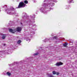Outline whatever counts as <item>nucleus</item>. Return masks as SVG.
<instances>
[{
    "instance_id": "f257e3e1",
    "label": "nucleus",
    "mask_w": 77,
    "mask_h": 77,
    "mask_svg": "<svg viewBox=\"0 0 77 77\" xmlns=\"http://www.w3.org/2000/svg\"><path fill=\"white\" fill-rule=\"evenodd\" d=\"M48 1V3H43L42 5V7L40 8L39 10L42 13L47 14V11H50L51 10H53V8L51 7L54 6V4L53 2L56 3L57 1L56 0H45L44 2Z\"/></svg>"
},
{
    "instance_id": "f03ea898",
    "label": "nucleus",
    "mask_w": 77,
    "mask_h": 77,
    "mask_svg": "<svg viewBox=\"0 0 77 77\" xmlns=\"http://www.w3.org/2000/svg\"><path fill=\"white\" fill-rule=\"evenodd\" d=\"M22 17L23 20L28 19L26 20L27 24L29 25V28H30V31L31 32V35H33L35 34V32L34 31L31 32V31H32L33 30V29H32V27H33L36 26L35 24H33V23H35V19H33V18H35V14H34L33 16L32 15H30L29 17H28V16H27V14L23 13V14Z\"/></svg>"
},
{
    "instance_id": "7ed1b4c3",
    "label": "nucleus",
    "mask_w": 77,
    "mask_h": 77,
    "mask_svg": "<svg viewBox=\"0 0 77 77\" xmlns=\"http://www.w3.org/2000/svg\"><path fill=\"white\" fill-rule=\"evenodd\" d=\"M3 8H5V10L7 12V14L8 15H15L16 16H18V14L15 9L12 7H8L7 5H5L2 7Z\"/></svg>"
},
{
    "instance_id": "20e7f679",
    "label": "nucleus",
    "mask_w": 77,
    "mask_h": 77,
    "mask_svg": "<svg viewBox=\"0 0 77 77\" xmlns=\"http://www.w3.org/2000/svg\"><path fill=\"white\" fill-rule=\"evenodd\" d=\"M26 5L24 4L23 2H20L17 8H24V7L26 6Z\"/></svg>"
},
{
    "instance_id": "39448f33",
    "label": "nucleus",
    "mask_w": 77,
    "mask_h": 77,
    "mask_svg": "<svg viewBox=\"0 0 77 77\" xmlns=\"http://www.w3.org/2000/svg\"><path fill=\"white\" fill-rule=\"evenodd\" d=\"M57 38V36H54V37H52V38H50L49 39L46 38L45 40H43V42H47V41H48L49 40H51V39H56Z\"/></svg>"
},
{
    "instance_id": "423d86ee",
    "label": "nucleus",
    "mask_w": 77,
    "mask_h": 77,
    "mask_svg": "<svg viewBox=\"0 0 77 77\" xmlns=\"http://www.w3.org/2000/svg\"><path fill=\"white\" fill-rule=\"evenodd\" d=\"M9 32H11V33H15V32H16V29H15L13 30L12 29H10V28H9Z\"/></svg>"
},
{
    "instance_id": "0eeeda50",
    "label": "nucleus",
    "mask_w": 77,
    "mask_h": 77,
    "mask_svg": "<svg viewBox=\"0 0 77 77\" xmlns=\"http://www.w3.org/2000/svg\"><path fill=\"white\" fill-rule=\"evenodd\" d=\"M63 65V63L61 62L57 63L56 64V66H60V65Z\"/></svg>"
},
{
    "instance_id": "6e6552de",
    "label": "nucleus",
    "mask_w": 77,
    "mask_h": 77,
    "mask_svg": "<svg viewBox=\"0 0 77 77\" xmlns=\"http://www.w3.org/2000/svg\"><path fill=\"white\" fill-rule=\"evenodd\" d=\"M21 27H18L17 28L16 30L17 32H20L21 31Z\"/></svg>"
},
{
    "instance_id": "1a4fd4ad",
    "label": "nucleus",
    "mask_w": 77,
    "mask_h": 77,
    "mask_svg": "<svg viewBox=\"0 0 77 77\" xmlns=\"http://www.w3.org/2000/svg\"><path fill=\"white\" fill-rule=\"evenodd\" d=\"M17 63H17V62H15L13 64H9V66H13L14 65V64H17Z\"/></svg>"
},
{
    "instance_id": "9d476101",
    "label": "nucleus",
    "mask_w": 77,
    "mask_h": 77,
    "mask_svg": "<svg viewBox=\"0 0 77 77\" xmlns=\"http://www.w3.org/2000/svg\"><path fill=\"white\" fill-rule=\"evenodd\" d=\"M49 77H54V76L51 73L49 74L48 75Z\"/></svg>"
},
{
    "instance_id": "9b49d317",
    "label": "nucleus",
    "mask_w": 77,
    "mask_h": 77,
    "mask_svg": "<svg viewBox=\"0 0 77 77\" xmlns=\"http://www.w3.org/2000/svg\"><path fill=\"white\" fill-rule=\"evenodd\" d=\"M6 74L8 75V76H10L11 75V73L9 72H7Z\"/></svg>"
},
{
    "instance_id": "f8f14e48",
    "label": "nucleus",
    "mask_w": 77,
    "mask_h": 77,
    "mask_svg": "<svg viewBox=\"0 0 77 77\" xmlns=\"http://www.w3.org/2000/svg\"><path fill=\"white\" fill-rule=\"evenodd\" d=\"M26 40L27 41H29V42H30V39H29V37L26 38Z\"/></svg>"
},
{
    "instance_id": "ddd939ff",
    "label": "nucleus",
    "mask_w": 77,
    "mask_h": 77,
    "mask_svg": "<svg viewBox=\"0 0 77 77\" xmlns=\"http://www.w3.org/2000/svg\"><path fill=\"white\" fill-rule=\"evenodd\" d=\"M63 47H66L67 45V43H64L63 44Z\"/></svg>"
},
{
    "instance_id": "4468645a",
    "label": "nucleus",
    "mask_w": 77,
    "mask_h": 77,
    "mask_svg": "<svg viewBox=\"0 0 77 77\" xmlns=\"http://www.w3.org/2000/svg\"><path fill=\"white\" fill-rule=\"evenodd\" d=\"M21 42V41L20 40H18L17 42V43L18 44H20Z\"/></svg>"
},
{
    "instance_id": "2eb2a0df",
    "label": "nucleus",
    "mask_w": 77,
    "mask_h": 77,
    "mask_svg": "<svg viewBox=\"0 0 77 77\" xmlns=\"http://www.w3.org/2000/svg\"><path fill=\"white\" fill-rule=\"evenodd\" d=\"M24 3L26 4H27L28 3V1L27 0L24 1Z\"/></svg>"
},
{
    "instance_id": "dca6fc26",
    "label": "nucleus",
    "mask_w": 77,
    "mask_h": 77,
    "mask_svg": "<svg viewBox=\"0 0 77 77\" xmlns=\"http://www.w3.org/2000/svg\"><path fill=\"white\" fill-rule=\"evenodd\" d=\"M39 53H35V54H34L33 55L34 56H36L38 55Z\"/></svg>"
},
{
    "instance_id": "f3484780",
    "label": "nucleus",
    "mask_w": 77,
    "mask_h": 77,
    "mask_svg": "<svg viewBox=\"0 0 77 77\" xmlns=\"http://www.w3.org/2000/svg\"><path fill=\"white\" fill-rule=\"evenodd\" d=\"M52 74H56V72H55V71H53L52 72Z\"/></svg>"
},
{
    "instance_id": "a211bd4d",
    "label": "nucleus",
    "mask_w": 77,
    "mask_h": 77,
    "mask_svg": "<svg viewBox=\"0 0 77 77\" xmlns=\"http://www.w3.org/2000/svg\"><path fill=\"white\" fill-rule=\"evenodd\" d=\"M2 39H5V37L3 36L2 37Z\"/></svg>"
},
{
    "instance_id": "6ab92c4d",
    "label": "nucleus",
    "mask_w": 77,
    "mask_h": 77,
    "mask_svg": "<svg viewBox=\"0 0 77 77\" xmlns=\"http://www.w3.org/2000/svg\"><path fill=\"white\" fill-rule=\"evenodd\" d=\"M56 75H59V73L58 72H57V73H56Z\"/></svg>"
},
{
    "instance_id": "aec40b11",
    "label": "nucleus",
    "mask_w": 77,
    "mask_h": 77,
    "mask_svg": "<svg viewBox=\"0 0 77 77\" xmlns=\"http://www.w3.org/2000/svg\"><path fill=\"white\" fill-rule=\"evenodd\" d=\"M2 45H4V46H6V44H2Z\"/></svg>"
},
{
    "instance_id": "412c9836",
    "label": "nucleus",
    "mask_w": 77,
    "mask_h": 77,
    "mask_svg": "<svg viewBox=\"0 0 77 77\" xmlns=\"http://www.w3.org/2000/svg\"><path fill=\"white\" fill-rule=\"evenodd\" d=\"M5 51H1V52H2V53H3V52H5Z\"/></svg>"
},
{
    "instance_id": "4be33fe9",
    "label": "nucleus",
    "mask_w": 77,
    "mask_h": 77,
    "mask_svg": "<svg viewBox=\"0 0 77 77\" xmlns=\"http://www.w3.org/2000/svg\"><path fill=\"white\" fill-rule=\"evenodd\" d=\"M4 30H5V29H7V28H4Z\"/></svg>"
},
{
    "instance_id": "5701e85b",
    "label": "nucleus",
    "mask_w": 77,
    "mask_h": 77,
    "mask_svg": "<svg viewBox=\"0 0 77 77\" xmlns=\"http://www.w3.org/2000/svg\"><path fill=\"white\" fill-rule=\"evenodd\" d=\"M62 39V38H59V39Z\"/></svg>"
},
{
    "instance_id": "b1692460",
    "label": "nucleus",
    "mask_w": 77,
    "mask_h": 77,
    "mask_svg": "<svg viewBox=\"0 0 77 77\" xmlns=\"http://www.w3.org/2000/svg\"><path fill=\"white\" fill-rule=\"evenodd\" d=\"M51 36H53V34L52 33V34H51Z\"/></svg>"
},
{
    "instance_id": "393cba45",
    "label": "nucleus",
    "mask_w": 77,
    "mask_h": 77,
    "mask_svg": "<svg viewBox=\"0 0 77 77\" xmlns=\"http://www.w3.org/2000/svg\"><path fill=\"white\" fill-rule=\"evenodd\" d=\"M33 0V1H34V2H36V1H34V0Z\"/></svg>"
},
{
    "instance_id": "a878e982",
    "label": "nucleus",
    "mask_w": 77,
    "mask_h": 77,
    "mask_svg": "<svg viewBox=\"0 0 77 77\" xmlns=\"http://www.w3.org/2000/svg\"><path fill=\"white\" fill-rule=\"evenodd\" d=\"M42 51H44V50H42Z\"/></svg>"
},
{
    "instance_id": "bb28decb",
    "label": "nucleus",
    "mask_w": 77,
    "mask_h": 77,
    "mask_svg": "<svg viewBox=\"0 0 77 77\" xmlns=\"http://www.w3.org/2000/svg\"><path fill=\"white\" fill-rule=\"evenodd\" d=\"M71 1H70V2H69V3H71Z\"/></svg>"
},
{
    "instance_id": "cd10ccee",
    "label": "nucleus",
    "mask_w": 77,
    "mask_h": 77,
    "mask_svg": "<svg viewBox=\"0 0 77 77\" xmlns=\"http://www.w3.org/2000/svg\"><path fill=\"white\" fill-rule=\"evenodd\" d=\"M21 22H23V20H21Z\"/></svg>"
},
{
    "instance_id": "c85d7f7f",
    "label": "nucleus",
    "mask_w": 77,
    "mask_h": 77,
    "mask_svg": "<svg viewBox=\"0 0 77 77\" xmlns=\"http://www.w3.org/2000/svg\"><path fill=\"white\" fill-rule=\"evenodd\" d=\"M21 24H22V23H21Z\"/></svg>"
},
{
    "instance_id": "c756f323",
    "label": "nucleus",
    "mask_w": 77,
    "mask_h": 77,
    "mask_svg": "<svg viewBox=\"0 0 77 77\" xmlns=\"http://www.w3.org/2000/svg\"><path fill=\"white\" fill-rule=\"evenodd\" d=\"M1 11V10H0V12Z\"/></svg>"
},
{
    "instance_id": "7c9ffc66",
    "label": "nucleus",
    "mask_w": 77,
    "mask_h": 77,
    "mask_svg": "<svg viewBox=\"0 0 77 77\" xmlns=\"http://www.w3.org/2000/svg\"><path fill=\"white\" fill-rule=\"evenodd\" d=\"M51 48H53V47H51Z\"/></svg>"
},
{
    "instance_id": "2f4dec72",
    "label": "nucleus",
    "mask_w": 77,
    "mask_h": 77,
    "mask_svg": "<svg viewBox=\"0 0 77 77\" xmlns=\"http://www.w3.org/2000/svg\"><path fill=\"white\" fill-rule=\"evenodd\" d=\"M7 54H8V52H7Z\"/></svg>"
},
{
    "instance_id": "473e14b6",
    "label": "nucleus",
    "mask_w": 77,
    "mask_h": 77,
    "mask_svg": "<svg viewBox=\"0 0 77 77\" xmlns=\"http://www.w3.org/2000/svg\"><path fill=\"white\" fill-rule=\"evenodd\" d=\"M48 48H49V47H48Z\"/></svg>"
}]
</instances>
